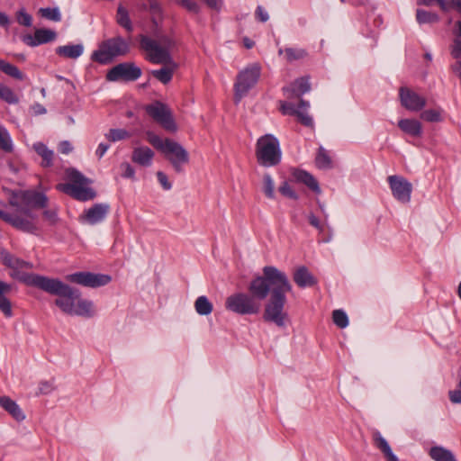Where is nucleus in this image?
<instances>
[{"label": "nucleus", "instance_id": "nucleus-20", "mask_svg": "<svg viewBox=\"0 0 461 461\" xmlns=\"http://www.w3.org/2000/svg\"><path fill=\"white\" fill-rule=\"evenodd\" d=\"M155 156L154 151L147 146H140L133 149L131 161L139 166L149 167L152 165Z\"/></svg>", "mask_w": 461, "mask_h": 461}, {"label": "nucleus", "instance_id": "nucleus-25", "mask_svg": "<svg viewBox=\"0 0 461 461\" xmlns=\"http://www.w3.org/2000/svg\"><path fill=\"white\" fill-rule=\"evenodd\" d=\"M12 285L0 280V311L5 317L10 318L13 316L12 304L10 300L5 296L10 293Z\"/></svg>", "mask_w": 461, "mask_h": 461}, {"label": "nucleus", "instance_id": "nucleus-9", "mask_svg": "<svg viewBox=\"0 0 461 461\" xmlns=\"http://www.w3.org/2000/svg\"><path fill=\"white\" fill-rule=\"evenodd\" d=\"M261 68L254 63L240 71L234 84V101L239 103L254 87L260 77Z\"/></svg>", "mask_w": 461, "mask_h": 461}, {"label": "nucleus", "instance_id": "nucleus-51", "mask_svg": "<svg viewBox=\"0 0 461 461\" xmlns=\"http://www.w3.org/2000/svg\"><path fill=\"white\" fill-rule=\"evenodd\" d=\"M256 18L261 23H266L269 19L267 12L261 6L258 5L255 12Z\"/></svg>", "mask_w": 461, "mask_h": 461}, {"label": "nucleus", "instance_id": "nucleus-26", "mask_svg": "<svg viewBox=\"0 0 461 461\" xmlns=\"http://www.w3.org/2000/svg\"><path fill=\"white\" fill-rule=\"evenodd\" d=\"M94 303L91 301L86 299H77L76 304L73 307L72 313L70 315H77L86 318L94 316Z\"/></svg>", "mask_w": 461, "mask_h": 461}, {"label": "nucleus", "instance_id": "nucleus-37", "mask_svg": "<svg viewBox=\"0 0 461 461\" xmlns=\"http://www.w3.org/2000/svg\"><path fill=\"white\" fill-rule=\"evenodd\" d=\"M0 149L8 153L14 149L11 136L8 131L2 125H0Z\"/></svg>", "mask_w": 461, "mask_h": 461}, {"label": "nucleus", "instance_id": "nucleus-8", "mask_svg": "<svg viewBox=\"0 0 461 461\" xmlns=\"http://www.w3.org/2000/svg\"><path fill=\"white\" fill-rule=\"evenodd\" d=\"M130 51V44L122 37L117 36L99 44L98 50H95L91 55L93 61L100 64H108L119 56H124Z\"/></svg>", "mask_w": 461, "mask_h": 461}, {"label": "nucleus", "instance_id": "nucleus-21", "mask_svg": "<svg viewBox=\"0 0 461 461\" xmlns=\"http://www.w3.org/2000/svg\"><path fill=\"white\" fill-rule=\"evenodd\" d=\"M0 406L5 410L14 420L22 421L25 419V414L20 406L8 396L0 397Z\"/></svg>", "mask_w": 461, "mask_h": 461}, {"label": "nucleus", "instance_id": "nucleus-61", "mask_svg": "<svg viewBox=\"0 0 461 461\" xmlns=\"http://www.w3.org/2000/svg\"><path fill=\"white\" fill-rule=\"evenodd\" d=\"M438 0H419L418 1V5H425V6H430L432 5L435 2L437 3Z\"/></svg>", "mask_w": 461, "mask_h": 461}, {"label": "nucleus", "instance_id": "nucleus-60", "mask_svg": "<svg viewBox=\"0 0 461 461\" xmlns=\"http://www.w3.org/2000/svg\"><path fill=\"white\" fill-rule=\"evenodd\" d=\"M437 3L443 11H447L450 7H452L451 2L447 3L445 0H438Z\"/></svg>", "mask_w": 461, "mask_h": 461}, {"label": "nucleus", "instance_id": "nucleus-41", "mask_svg": "<svg viewBox=\"0 0 461 461\" xmlns=\"http://www.w3.org/2000/svg\"><path fill=\"white\" fill-rule=\"evenodd\" d=\"M333 322L340 329H344L348 325V318L342 310H335L332 312Z\"/></svg>", "mask_w": 461, "mask_h": 461}, {"label": "nucleus", "instance_id": "nucleus-42", "mask_svg": "<svg viewBox=\"0 0 461 461\" xmlns=\"http://www.w3.org/2000/svg\"><path fill=\"white\" fill-rule=\"evenodd\" d=\"M263 191L268 198L275 197V184L269 174H266L263 177Z\"/></svg>", "mask_w": 461, "mask_h": 461}, {"label": "nucleus", "instance_id": "nucleus-17", "mask_svg": "<svg viewBox=\"0 0 461 461\" xmlns=\"http://www.w3.org/2000/svg\"><path fill=\"white\" fill-rule=\"evenodd\" d=\"M400 98L402 105L409 111L418 112L426 105V99L407 87H401Z\"/></svg>", "mask_w": 461, "mask_h": 461}, {"label": "nucleus", "instance_id": "nucleus-16", "mask_svg": "<svg viewBox=\"0 0 461 461\" xmlns=\"http://www.w3.org/2000/svg\"><path fill=\"white\" fill-rule=\"evenodd\" d=\"M387 180L393 197L401 203H409L412 192V185L404 177L396 175L388 176Z\"/></svg>", "mask_w": 461, "mask_h": 461}, {"label": "nucleus", "instance_id": "nucleus-58", "mask_svg": "<svg viewBox=\"0 0 461 461\" xmlns=\"http://www.w3.org/2000/svg\"><path fill=\"white\" fill-rule=\"evenodd\" d=\"M9 22V17L5 13L0 11V26H8Z\"/></svg>", "mask_w": 461, "mask_h": 461}, {"label": "nucleus", "instance_id": "nucleus-23", "mask_svg": "<svg viewBox=\"0 0 461 461\" xmlns=\"http://www.w3.org/2000/svg\"><path fill=\"white\" fill-rule=\"evenodd\" d=\"M294 281L301 288L313 286L317 283L314 276L305 267H300L295 270L294 273Z\"/></svg>", "mask_w": 461, "mask_h": 461}, {"label": "nucleus", "instance_id": "nucleus-44", "mask_svg": "<svg viewBox=\"0 0 461 461\" xmlns=\"http://www.w3.org/2000/svg\"><path fill=\"white\" fill-rule=\"evenodd\" d=\"M373 439L375 442V445L377 448H379L383 454L389 451L391 449V447L389 446L386 439L381 435L379 431H375L373 433Z\"/></svg>", "mask_w": 461, "mask_h": 461}, {"label": "nucleus", "instance_id": "nucleus-31", "mask_svg": "<svg viewBox=\"0 0 461 461\" xmlns=\"http://www.w3.org/2000/svg\"><path fill=\"white\" fill-rule=\"evenodd\" d=\"M315 164L320 169H330L332 167L331 158L323 147H320L318 149V153L315 158Z\"/></svg>", "mask_w": 461, "mask_h": 461}, {"label": "nucleus", "instance_id": "nucleus-4", "mask_svg": "<svg viewBox=\"0 0 461 461\" xmlns=\"http://www.w3.org/2000/svg\"><path fill=\"white\" fill-rule=\"evenodd\" d=\"M147 140L164 154L176 172H182L183 166L189 162V154L180 143L170 139L162 140L151 131L147 132Z\"/></svg>", "mask_w": 461, "mask_h": 461}, {"label": "nucleus", "instance_id": "nucleus-19", "mask_svg": "<svg viewBox=\"0 0 461 461\" xmlns=\"http://www.w3.org/2000/svg\"><path fill=\"white\" fill-rule=\"evenodd\" d=\"M311 90L309 78L303 77L294 80L290 86L283 88L284 94L287 98L301 97L303 94Z\"/></svg>", "mask_w": 461, "mask_h": 461}, {"label": "nucleus", "instance_id": "nucleus-33", "mask_svg": "<svg viewBox=\"0 0 461 461\" xmlns=\"http://www.w3.org/2000/svg\"><path fill=\"white\" fill-rule=\"evenodd\" d=\"M194 308L199 315H209L213 310L212 303L204 296H199L194 302Z\"/></svg>", "mask_w": 461, "mask_h": 461}, {"label": "nucleus", "instance_id": "nucleus-35", "mask_svg": "<svg viewBox=\"0 0 461 461\" xmlns=\"http://www.w3.org/2000/svg\"><path fill=\"white\" fill-rule=\"evenodd\" d=\"M0 70H2L4 73H5L6 75L14 77V78H16V79H19V80H23V74L20 71V69L9 63V62H6L3 59H0Z\"/></svg>", "mask_w": 461, "mask_h": 461}, {"label": "nucleus", "instance_id": "nucleus-55", "mask_svg": "<svg viewBox=\"0 0 461 461\" xmlns=\"http://www.w3.org/2000/svg\"><path fill=\"white\" fill-rule=\"evenodd\" d=\"M72 149H73V147L68 140H63V141L59 142V150L62 154H68L72 151Z\"/></svg>", "mask_w": 461, "mask_h": 461}, {"label": "nucleus", "instance_id": "nucleus-45", "mask_svg": "<svg viewBox=\"0 0 461 461\" xmlns=\"http://www.w3.org/2000/svg\"><path fill=\"white\" fill-rule=\"evenodd\" d=\"M17 22L21 25L30 27L32 24V18L24 9H21L17 13Z\"/></svg>", "mask_w": 461, "mask_h": 461}, {"label": "nucleus", "instance_id": "nucleus-64", "mask_svg": "<svg viewBox=\"0 0 461 461\" xmlns=\"http://www.w3.org/2000/svg\"><path fill=\"white\" fill-rule=\"evenodd\" d=\"M244 44L247 49H251L254 45V42L249 41V39L244 40Z\"/></svg>", "mask_w": 461, "mask_h": 461}, {"label": "nucleus", "instance_id": "nucleus-39", "mask_svg": "<svg viewBox=\"0 0 461 461\" xmlns=\"http://www.w3.org/2000/svg\"><path fill=\"white\" fill-rule=\"evenodd\" d=\"M416 19L420 24L433 23L438 21V16L434 13L418 9L416 12Z\"/></svg>", "mask_w": 461, "mask_h": 461}, {"label": "nucleus", "instance_id": "nucleus-7", "mask_svg": "<svg viewBox=\"0 0 461 461\" xmlns=\"http://www.w3.org/2000/svg\"><path fill=\"white\" fill-rule=\"evenodd\" d=\"M258 163L265 167H275L281 162L282 151L279 140L272 134H265L256 143Z\"/></svg>", "mask_w": 461, "mask_h": 461}, {"label": "nucleus", "instance_id": "nucleus-14", "mask_svg": "<svg viewBox=\"0 0 461 461\" xmlns=\"http://www.w3.org/2000/svg\"><path fill=\"white\" fill-rule=\"evenodd\" d=\"M0 260L6 267L11 268L13 272L11 276L23 283H24L23 277L25 276H38L37 274L23 273L20 270L23 268H30L32 265L23 259L16 258L15 256L9 253L7 250H1Z\"/></svg>", "mask_w": 461, "mask_h": 461}, {"label": "nucleus", "instance_id": "nucleus-13", "mask_svg": "<svg viewBox=\"0 0 461 461\" xmlns=\"http://www.w3.org/2000/svg\"><path fill=\"white\" fill-rule=\"evenodd\" d=\"M141 76V69L131 62L120 63L114 66L106 75L109 81H135Z\"/></svg>", "mask_w": 461, "mask_h": 461}, {"label": "nucleus", "instance_id": "nucleus-12", "mask_svg": "<svg viewBox=\"0 0 461 461\" xmlns=\"http://www.w3.org/2000/svg\"><path fill=\"white\" fill-rule=\"evenodd\" d=\"M310 107L309 102L300 99L299 104L295 106L291 102L281 101L280 110L285 115H294L298 121L304 126L312 127L313 125L312 118L308 113V108Z\"/></svg>", "mask_w": 461, "mask_h": 461}, {"label": "nucleus", "instance_id": "nucleus-52", "mask_svg": "<svg viewBox=\"0 0 461 461\" xmlns=\"http://www.w3.org/2000/svg\"><path fill=\"white\" fill-rule=\"evenodd\" d=\"M451 54L456 59H461V40L456 39L454 41Z\"/></svg>", "mask_w": 461, "mask_h": 461}, {"label": "nucleus", "instance_id": "nucleus-30", "mask_svg": "<svg viewBox=\"0 0 461 461\" xmlns=\"http://www.w3.org/2000/svg\"><path fill=\"white\" fill-rule=\"evenodd\" d=\"M429 455L434 461H456L450 450L439 446L432 447Z\"/></svg>", "mask_w": 461, "mask_h": 461}, {"label": "nucleus", "instance_id": "nucleus-27", "mask_svg": "<svg viewBox=\"0 0 461 461\" xmlns=\"http://www.w3.org/2000/svg\"><path fill=\"white\" fill-rule=\"evenodd\" d=\"M83 52L84 46L81 43L59 46L56 49V53L59 56L72 59L79 58Z\"/></svg>", "mask_w": 461, "mask_h": 461}, {"label": "nucleus", "instance_id": "nucleus-48", "mask_svg": "<svg viewBox=\"0 0 461 461\" xmlns=\"http://www.w3.org/2000/svg\"><path fill=\"white\" fill-rule=\"evenodd\" d=\"M43 217L52 225L57 223V221L59 220L58 212H57V210H55V209L44 210Z\"/></svg>", "mask_w": 461, "mask_h": 461}, {"label": "nucleus", "instance_id": "nucleus-29", "mask_svg": "<svg viewBox=\"0 0 461 461\" xmlns=\"http://www.w3.org/2000/svg\"><path fill=\"white\" fill-rule=\"evenodd\" d=\"M165 67L160 69L152 70V76L164 85L172 80L174 71L176 68V64L172 60L171 64H164Z\"/></svg>", "mask_w": 461, "mask_h": 461}, {"label": "nucleus", "instance_id": "nucleus-47", "mask_svg": "<svg viewBox=\"0 0 461 461\" xmlns=\"http://www.w3.org/2000/svg\"><path fill=\"white\" fill-rule=\"evenodd\" d=\"M178 4L193 14H199L201 11L199 5L193 0H179Z\"/></svg>", "mask_w": 461, "mask_h": 461}, {"label": "nucleus", "instance_id": "nucleus-3", "mask_svg": "<svg viewBox=\"0 0 461 461\" xmlns=\"http://www.w3.org/2000/svg\"><path fill=\"white\" fill-rule=\"evenodd\" d=\"M24 284L37 287L50 294L57 295L55 304L65 313L70 315L77 299L80 297L77 289L70 287L58 278H50L44 276H25L23 277Z\"/></svg>", "mask_w": 461, "mask_h": 461}, {"label": "nucleus", "instance_id": "nucleus-6", "mask_svg": "<svg viewBox=\"0 0 461 461\" xmlns=\"http://www.w3.org/2000/svg\"><path fill=\"white\" fill-rule=\"evenodd\" d=\"M69 183L59 184L57 189L78 201H88L95 197V192L87 186L88 179L79 171L69 168L67 170Z\"/></svg>", "mask_w": 461, "mask_h": 461}, {"label": "nucleus", "instance_id": "nucleus-59", "mask_svg": "<svg viewBox=\"0 0 461 461\" xmlns=\"http://www.w3.org/2000/svg\"><path fill=\"white\" fill-rule=\"evenodd\" d=\"M387 461H399L398 457L393 453L392 449L384 454Z\"/></svg>", "mask_w": 461, "mask_h": 461}, {"label": "nucleus", "instance_id": "nucleus-36", "mask_svg": "<svg viewBox=\"0 0 461 461\" xmlns=\"http://www.w3.org/2000/svg\"><path fill=\"white\" fill-rule=\"evenodd\" d=\"M0 99L9 104H16L19 103V97L16 94L7 86L0 83Z\"/></svg>", "mask_w": 461, "mask_h": 461}, {"label": "nucleus", "instance_id": "nucleus-2", "mask_svg": "<svg viewBox=\"0 0 461 461\" xmlns=\"http://www.w3.org/2000/svg\"><path fill=\"white\" fill-rule=\"evenodd\" d=\"M8 194L7 204L4 206L8 205L11 210L0 209V219L20 231L36 235L40 228L33 211L46 208L48 197L34 190H10Z\"/></svg>", "mask_w": 461, "mask_h": 461}, {"label": "nucleus", "instance_id": "nucleus-56", "mask_svg": "<svg viewBox=\"0 0 461 461\" xmlns=\"http://www.w3.org/2000/svg\"><path fill=\"white\" fill-rule=\"evenodd\" d=\"M109 145L105 143H100L95 150L96 156L101 158L105 152L108 150Z\"/></svg>", "mask_w": 461, "mask_h": 461}, {"label": "nucleus", "instance_id": "nucleus-50", "mask_svg": "<svg viewBox=\"0 0 461 461\" xmlns=\"http://www.w3.org/2000/svg\"><path fill=\"white\" fill-rule=\"evenodd\" d=\"M121 168L123 170L122 176L125 178H133L135 176L134 168L128 163L122 162L121 164Z\"/></svg>", "mask_w": 461, "mask_h": 461}, {"label": "nucleus", "instance_id": "nucleus-43", "mask_svg": "<svg viewBox=\"0 0 461 461\" xmlns=\"http://www.w3.org/2000/svg\"><path fill=\"white\" fill-rule=\"evenodd\" d=\"M420 118L424 121L434 122L442 121L441 110L429 109L420 113Z\"/></svg>", "mask_w": 461, "mask_h": 461}, {"label": "nucleus", "instance_id": "nucleus-63", "mask_svg": "<svg viewBox=\"0 0 461 461\" xmlns=\"http://www.w3.org/2000/svg\"><path fill=\"white\" fill-rule=\"evenodd\" d=\"M453 69L455 72H456L461 78V61H457L454 66Z\"/></svg>", "mask_w": 461, "mask_h": 461}, {"label": "nucleus", "instance_id": "nucleus-34", "mask_svg": "<svg viewBox=\"0 0 461 461\" xmlns=\"http://www.w3.org/2000/svg\"><path fill=\"white\" fill-rule=\"evenodd\" d=\"M279 55L285 53V59L288 62L303 59L307 56V51L303 49L286 48L278 50Z\"/></svg>", "mask_w": 461, "mask_h": 461}, {"label": "nucleus", "instance_id": "nucleus-46", "mask_svg": "<svg viewBox=\"0 0 461 461\" xmlns=\"http://www.w3.org/2000/svg\"><path fill=\"white\" fill-rule=\"evenodd\" d=\"M279 192L284 196H286L288 198H291V199H294V200H297L298 199L297 194L295 193V191L291 187V185L287 182H284L280 185Z\"/></svg>", "mask_w": 461, "mask_h": 461}, {"label": "nucleus", "instance_id": "nucleus-49", "mask_svg": "<svg viewBox=\"0 0 461 461\" xmlns=\"http://www.w3.org/2000/svg\"><path fill=\"white\" fill-rule=\"evenodd\" d=\"M157 177L163 189L170 190L172 188V184L168 181V178L164 172H157Z\"/></svg>", "mask_w": 461, "mask_h": 461}, {"label": "nucleus", "instance_id": "nucleus-24", "mask_svg": "<svg viewBox=\"0 0 461 461\" xmlns=\"http://www.w3.org/2000/svg\"><path fill=\"white\" fill-rule=\"evenodd\" d=\"M398 127L406 134L420 137L422 134L421 123L415 119H401Z\"/></svg>", "mask_w": 461, "mask_h": 461}, {"label": "nucleus", "instance_id": "nucleus-53", "mask_svg": "<svg viewBox=\"0 0 461 461\" xmlns=\"http://www.w3.org/2000/svg\"><path fill=\"white\" fill-rule=\"evenodd\" d=\"M308 221L310 224L316 228L320 232L324 230V225L321 223L320 220L313 213H310L308 215Z\"/></svg>", "mask_w": 461, "mask_h": 461}, {"label": "nucleus", "instance_id": "nucleus-15", "mask_svg": "<svg viewBox=\"0 0 461 461\" xmlns=\"http://www.w3.org/2000/svg\"><path fill=\"white\" fill-rule=\"evenodd\" d=\"M110 212V205L105 203H98L85 210L78 217L83 224L96 225L103 222Z\"/></svg>", "mask_w": 461, "mask_h": 461}, {"label": "nucleus", "instance_id": "nucleus-18", "mask_svg": "<svg viewBox=\"0 0 461 461\" xmlns=\"http://www.w3.org/2000/svg\"><path fill=\"white\" fill-rule=\"evenodd\" d=\"M57 37V33L50 29H37L33 35H23L22 40L23 43L30 47H36L53 41Z\"/></svg>", "mask_w": 461, "mask_h": 461}, {"label": "nucleus", "instance_id": "nucleus-22", "mask_svg": "<svg viewBox=\"0 0 461 461\" xmlns=\"http://www.w3.org/2000/svg\"><path fill=\"white\" fill-rule=\"evenodd\" d=\"M292 175L297 182L304 184L314 193H321V188L318 181L314 178L312 175H311L307 171L302 169H294Z\"/></svg>", "mask_w": 461, "mask_h": 461}, {"label": "nucleus", "instance_id": "nucleus-40", "mask_svg": "<svg viewBox=\"0 0 461 461\" xmlns=\"http://www.w3.org/2000/svg\"><path fill=\"white\" fill-rule=\"evenodd\" d=\"M39 14L43 18L48 19L50 21L59 22L61 20V14H60L59 9L58 7L41 8L39 10Z\"/></svg>", "mask_w": 461, "mask_h": 461}, {"label": "nucleus", "instance_id": "nucleus-62", "mask_svg": "<svg viewBox=\"0 0 461 461\" xmlns=\"http://www.w3.org/2000/svg\"><path fill=\"white\" fill-rule=\"evenodd\" d=\"M451 5L461 14V0H451Z\"/></svg>", "mask_w": 461, "mask_h": 461}, {"label": "nucleus", "instance_id": "nucleus-57", "mask_svg": "<svg viewBox=\"0 0 461 461\" xmlns=\"http://www.w3.org/2000/svg\"><path fill=\"white\" fill-rule=\"evenodd\" d=\"M32 110L35 115H41L46 113V108L41 104H34L32 106Z\"/></svg>", "mask_w": 461, "mask_h": 461}, {"label": "nucleus", "instance_id": "nucleus-11", "mask_svg": "<svg viewBox=\"0 0 461 461\" xmlns=\"http://www.w3.org/2000/svg\"><path fill=\"white\" fill-rule=\"evenodd\" d=\"M66 279L83 286L96 288L109 284L112 277L105 274H95L91 272H77L66 276Z\"/></svg>", "mask_w": 461, "mask_h": 461}, {"label": "nucleus", "instance_id": "nucleus-10", "mask_svg": "<svg viewBox=\"0 0 461 461\" xmlns=\"http://www.w3.org/2000/svg\"><path fill=\"white\" fill-rule=\"evenodd\" d=\"M146 112L154 121L159 123L168 131H176V125L172 117L171 112L167 105L160 102H155L145 108Z\"/></svg>", "mask_w": 461, "mask_h": 461}, {"label": "nucleus", "instance_id": "nucleus-32", "mask_svg": "<svg viewBox=\"0 0 461 461\" xmlns=\"http://www.w3.org/2000/svg\"><path fill=\"white\" fill-rule=\"evenodd\" d=\"M116 21L118 24L123 27L127 32H132L133 26L130 19L129 13L122 5H119L117 8Z\"/></svg>", "mask_w": 461, "mask_h": 461}, {"label": "nucleus", "instance_id": "nucleus-28", "mask_svg": "<svg viewBox=\"0 0 461 461\" xmlns=\"http://www.w3.org/2000/svg\"><path fill=\"white\" fill-rule=\"evenodd\" d=\"M33 149L42 158L41 166L43 167H50L53 165L55 157L54 151L50 149L44 143H34Z\"/></svg>", "mask_w": 461, "mask_h": 461}, {"label": "nucleus", "instance_id": "nucleus-5", "mask_svg": "<svg viewBox=\"0 0 461 461\" xmlns=\"http://www.w3.org/2000/svg\"><path fill=\"white\" fill-rule=\"evenodd\" d=\"M140 48L147 53L146 59L153 64H171L172 57L170 50L173 47V41L167 36L160 37L158 40L140 35Z\"/></svg>", "mask_w": 461, "mask_h": 461}, {"label": "nucleus", "instance_id": "nucleus-54", "mask_svg": "<svg viewBox=\"0 0 461 461\" xmlns=\"http://www.w3.org/2000/svg\"><path fill=\"white\" fill-rule=\"evenodd\" d=\"M53 390V385L50 382L44 381L39 384V391L42 394L50 393Z\"/></svg>", "mask_w": 461, "mask_h": 461}, {"label": "nucleus", "instance_id": "nucleus-38", "mask_svg": "<svg viewBox=\"0 0 461 461\" xmlns=\"http://www.w3.org/2000/svg\"><path fill=\"white\" fill-rule=\"evenodd\" d=\"M131 136V134L125 129H110L109 131L105 133V138L111 142L126 140Z\"/></svg>", "mask_w": 461, "mask_h": 461}, {"label": "nucleus", "instance_id": "nucleus-1", "mask_svg": "<svg viewBox=\"0 0 461 461\" xmlns=\"http://www.w3.org/2000/svg\"><path fill=\"white\" fill-rule=\"evenodd\" d=\"M263 276H256L249 285L250 294L239 292L225 300L227 311L239 315H255L260 312L259 301L270 297L265 305L263 318L265 321L284 328L289 321L285 310L286 294L291 292L292 285L285 272L273 266L263 267Z\"/></svg>", "mask_w": 461, "mask_h": 461}]
</instances>
